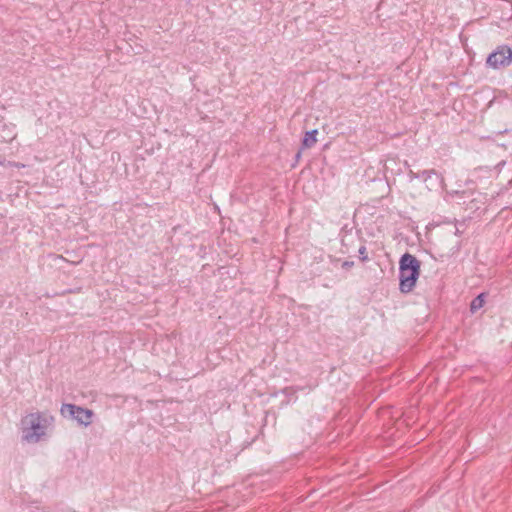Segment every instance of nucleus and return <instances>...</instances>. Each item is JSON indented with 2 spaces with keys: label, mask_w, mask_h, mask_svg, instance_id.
<instances>
[{
  "label": "nucleus",
  "mask_w": 512,
  "mask_h": 512,
  "mask_svg": "<svg viewBox=\"0 0 512 512\" xmlns=\"http://www.w3.org/2000/svg\"><path fill=\"white\" fill-rule=\"evenodd\" d=\"M44 419L39 412L30 413L25 416L21 423L23 426V439L30 443L40 441L45 435L46 427L42 424Z\"/></svg>",
  "instance_id": "2"
},
{
  "label": "nucleus",
  "mask_w": 512,
  "mask_h": 512,
  "mask_svg": "<svg viewBox=\"0 0 512 512\" xmlns=\"http://www.w3.org/2000/svg\"><path fill=\"white\" fill-rule=\"evenodd\" d=\"M421 262L416 256L406 252L399 260V289L402 293L413 290L420 275Z\"/></svg>",
  "instance_id": "1"
},
{
  "label": "nucleus",
  "mask_w": 512,
  "mask_h": 512,
  "mask_svg": "<svg viewBox=\"0 0 512 512\" xmlns=\"http://www.w3.org/2000/svg\"><path fill=\"white\" fill-rule=\"evenodd\" d=\"M301 389H302L301 387H293V386L285 387L282 389V393L289 396L291 394L296 393L297 391H299Z\"/></svg>",
  "instance_id": "9"
},
{
  "label": "nucleus",
  "mask_w": 512,
  "mask_h": 512,
  "mask_svg": "<svg viewBox=\"0 0 512 512\" xmlns=\"http://www.w3.org/2000/svg\"><path fill=\"white\" fill-rule=\"evenodd\" d=\"M408 175H409L410 179H416L415 176H417V173H415L412 170H409Z\"/></svg>",
  "instance_id": "13"
},
{
  "label": "nucleus",
  "mask_w": 512,
  "mask_h": 512,
  "mask_svg": "<svg viewBox=\"0 0 512 512\" xmlns=\"http://www.w3.org/2000/svg\"><path fill=\"white\" fill-rule=\"evenodd\" d=\"M512 63V48L508 45H500L491 52L487 59V66L493 69L508 67Z\"/></svg>",
  "instance_id": "4"
},
{
  "label": "nucleus",
  "mask_w": 512,
  "mask_h": 512,
  "mask_svg": "<svg viewBox=\"0 0 512 512\" xmlns=\"http://www.w3.org/2000/svg\"><path fill=\"white\" fill-rule=\"evenodd\" d=\"M354 266V261H344L342 263V268L345 269V270H349L350 268H352Z\"/></svg>",
  "instance_id": "10"
},
{
  "label": "nucleus",
  "mask_w": 512,
  "mask_h": 512,
  "mask_svg": "<svg viewBox=\"0 0 512 512\" xmlns=\"http://www.w3.org/2000/svg\"><path fill=\"white\" fill-rule=\"evenodd\" d=\"M60 413L63 417L75 420L79 425H83L85 427L92 423L94 416L93 410L71 403L62 404Z\"/></svg>",
  "instance_id": "3"
},
{
  "label": "nucleus",
  "mask_w": 512,
  "mask_h": 512,
  "mask_svg": "<svg viewBox=\"0 0 512 512\" xmlns=\"http://www.w3.org/2000/svg\"><path fill=\"white\" fill-rule=\"evenodd\" d=\"M432 175L437 176L438 178L441 179V181H443L442 176L435 169H428V170L420 171L417 173V176H415V178H418V179L423 180L424 182H427L431 178Z\"/></svg>",
  "instance_id": "6"
},
{
  "label": "nucleus",
  "mask_w": 512,
  "mask_h": 512,
  "mask_svg": "<svg viewBox=\"0 0 512 512\" xmlns=\"http://www.w3.org/2000/svg\"><path fill=\"white\" fill-rule=\"evenodd\" d=\"M4 163H5V158L0 155V165H4Z\"/></svg>",
  "instance_id": "14"
},
{
  "label": "nucleus",
  "mask_w": 512,
  "mask_h": 512,
  "mask_svg": "<svg viewBox=\"0 0 512 512\" xmlns=\"http://www.w3.org/2000/svg\"><path fill=\"white\" fill-rule=\"evenodd\" d=\"M302 150L303 149L300 148V150L296 153V155H295V162H298L300 160Z\"/></svg>",
  "instance_id": "11"
},
{
  "label": "nucleus",
  "mask_w": 512,
  "mask_h": 512,
  "mask_svg": "<svg viewBox=\"0 0 512 512\" xmlns=\"http://www.w3.org/2000/svg\"><path fill=\"white\" fill-rule=\"evenodd\" d=\"M358 253H359V259L362 261V262H367L369 260L368 256H367V251H366V246L365 245H361L358 249Z\"/></svg>",
  "instance_id": "8"
},
{
  "label": "nucleus",
  "mask_w": 512,
  "mask_h": 512,
  "mask_svg": "<svg viewBox=\"0 0 512 512\" xmlns=\"http://www.w3.org/2000/svg\"><path fill=\"white\" fill-rule=\"evenodd\" d=\"M341 244H342V249H341L342 253H347L348 249H344L346 247V243H345L344 239H342Z\"/></svg>",
  "instance_id": "12"
},
{
  "label": "nucleus",
  "mask_w": 512,
  "mask_h": 512,
  "mask_svg": "<svg viewBox=\"0 0 512 512\" xmlns=\"http://www.w3.org/2000/svg\"><path fill=\"white\" fill-rule=\"evenodd\" d=\"M318 130L313 129L307 131L301 141V149H309L313 147L317 142Z\"/></svg>",
  "instance_id": "5"
},
{
  "label": "nucleus",
  "mask_w": 512,
  "mask_h": 512,
  "mask_svg": "<svg viewBox=\"0 0 512 512\" xmlns=\"http://www.w3.org/2000/svg\"><path fill=\"white\" fill-rule=\"evenodd\" d=\"M485 294L484 293H481L479 294L478 296H476L470 303V311L472 313H475L476 311H478L480 308L483 307L484 303H485Z\"/></svg>",
  "instance_id": "7"
}]
</instances>
